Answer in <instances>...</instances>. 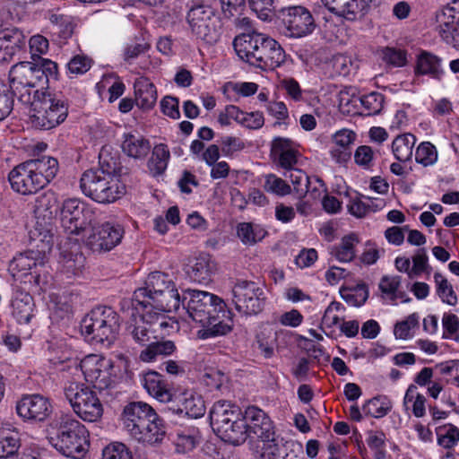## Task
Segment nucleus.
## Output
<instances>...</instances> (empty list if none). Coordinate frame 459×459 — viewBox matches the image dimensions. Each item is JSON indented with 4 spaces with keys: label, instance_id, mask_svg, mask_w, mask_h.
Listing matches in <instances>:
<instances>
[{
    "label": "nucleus",
    "instance_id": "603ef678",
    "mask_svg": "<svg viewBox=\"0 0 459 459\" xmlns=\"http://www.w3.org/2000/svg\"><path fill=\"white\" fill-rule=\"evenodd\" d=\"M401 284L399 276H384L379 282L381 298L386 304H396L398 299V289Z\"/></svg>",
    "mask_w": 459,
    "mask_h": 459
},
{
    "label": "nucleus",
    "instance_id": "ea45409f",
    "mask_svg": "<svg viewBox=\"0 0 459 459\" xmlns=\"http://www.w3.org/2000/svg\"><path fill=\"white\" fill-rule=\"evenodd\" d=\"M20 441V434L15 429H0V459L13 456L21 446Z\"/></svg>",
    "mask_w": 459,
    "mask_h": 459
},
{
    "label": "nucleus",
    "instance_id": "b1692460",
    "mask_svg": "<svg viewBox=\"0 0 459 459\" xmlns=\"http://www.w3.org/2000/svg\"><path fill=\"white\" fill-rule=\"evenodd\" d=\"M445 74L443 58L439 56L428 50H420L416 55L413 65L414 82L423 76L439 81Z\"/></svg>",
    "mask_w": 459,
    "mask_h": 459
},
{
    "label": "nucleus",
    "instance_id": "2f4dec72",
    "mask_svg": "<svg viewBox=\"0 0 459 459\" xmlns=\"http://www.w3.org/2000/svg\"><path fill=\"white\" fill-rule=\"evenodd\" d=\"M356 140V134L349 129L343 128L335 132L332 136L333 146L330 154L333 160L338 163H344L351 158V147Z\"/></svg>",
    "mask_w": 459,
    "mask_h": 459
},
{
    "label": "nucleus",
    "instance_id": "72a5a7b5",
    "mask_svg": "<svg viewBox=\"0 0 459 459\" xmlns=\"http://www.w3.org/2000/svg\"><path fill=\"white\" fill-rule=\"evenodd\" d=\"M166 434L165 426L162 420L157 415V419L153 421L144 424L131 436L136 441L155 445L160 443Z\"/></svg>",
    "mask_w": 459,
    "mask_h": 459
},
{
    "label": "nucleus",
    "instance_id": "bf43d9fd",
    "mask_svg": "<svg viewBox=\"0 0 459 459\" xmlns=\"http://www.w3.org/2000/svg\"><path fill=\"white\" fill-rule=\"evenodd\" d=\"M263 446L257 459H281L284 442L276 437V435L268 441H262Z\"/></svg>",
    "mask_w": 459,
    "mask_h": 459
},
{
    "label": "nucleus",
    "instance_id": "f704fd0d",
    "mask_svg": "<svg viewBox=\"0 0 459 459\" xmlns=\"http://www.w3.org/2000/svg\"><path fill=\"white\" fill-rule=\"evenodd\" d=\"M359 238L355 233H350L342 238L340 242L331 247L330 254L341 263L351 262L356 256V247Z\"/></svg>",
    "mask_w": 459,
    "mask_h": 459
},
{
    "label": "nucleus",
    "instance_id": "6ab92c4d",
    "mask_svg": "<svg viewBox=\"0 0 459 459\" xmlns=\"http://www.w3.org/2000/svg\"><path fill=\"white\" fill-rule=\"evenodd\" d=\"M437 30L442 39L459 48V0L446 4L437 14Z\"/></svg>",
    "mask_w": 459,
    "mask_h": 459
},
{
    "label": "nucleus",
    "instance_id": "7c9ffc66",
    "mask_svg": "<svg viewBox=\"0 0 459 459\" xmlns=\"http://www.w3.org/2000/svg\"><path fill=\"white\" fill-rule=\"evenodd\" d=\"M213 431L224 442L234 446L243 444L247 438L245 412L241 413V416L237 417V419L224 424L223 427L219 426Z\"/></svg>",
    "mask_w": 459,
    "mask_h": 459
},
{
    "label": "nucleus",
    "instance_id": "4c0bfd02",
    "mask_svg": "<svg viewBox=\"0 0 459 459\" xmlns=\"http://www.w3.org/2000/svg\"><path fill=\"white\" fill-rule=\"evenodd\" d=\"M170 152L168 145L159 143L154 145L152 156L148 160V169L153 177L162 175L168 168Z\"/></svg>",
    "mask_w": 459,
    "mask_h": 459
},
{
    "label": "nucleus",
    "instance_id": "79ce46f5",
    "mask_svg": "<svg viewBox=\"0 0 459 459\" xmlns=\"http://www.w3.org/2000/svg\"><path fill=\"white\" fill-rule=\"evenodd\" d=\"M426 397L418 391L416 385H410L403 397L405 409L411 410L415 417L422 418L426 414Z\"/></svg>",
    "mask_w": 459,
    "mask_h": 459
},
{
    "label": "nucleus",
    "instance_id": "4d7b16f0",
    "mask_svg": "<svg viewBox=\"0 0 459 459\" xmlns=\"http://www.w3.org/2000/svg\"><path fill=\"white\" fill-rule=\"evenodd\" d=\"M98 88H108V101L114 102L123 95L126 90L124 82L115 74H106L101 81L97 83Z\"/></svg>",
    "mask_w": 459,
    "mask_h": 459
},
{
    "label": "nucleus",
    "instance_id": "ddd939ff",
    "mask_svg": "<svg viewBox=\"0 0 459 459\" xmlns=\"http://www.w3.org/2000/svg\"><path fill=\"white\" fill-rule=\"evenodd\" d=\"M184 299L189 317L199 325L209 324L212 315L223 307L222 299L207 291L189 290Z\"/></svg>",
    "mask_w": 459,
    "mask_h": 459
},
{
    "label": "nucleus",
    "instance_id": "39448f33",
    "mask_svg": "<svg viewBox=\"0 0 459 459\" xmlns=\"http://www.w3.org/2000/svg\"><path fill=\"white\" fill-rule=\"evenodd\" d=\"M100 168L83 172L80 188L84 195L99 204H111L126 194V186L116 166H105L103 152L100 154Z\"/></svg>",
    "mask_w": 459,
    "mask_h": 459
},
{
    "label": "nucleus",
    "instance_id": "13d9d810",
    "mask_svg": "<svg viewBox=\"0 0 459 459\" xmlns=\"http://www.w3.org/2000/svg\"><path fill=\"white\" fill-rule=\"evenodd\" d=\"M434 279L437 284V294L442 302L449 306H455L458 299L452 285L439 273H435Z\"/></svg>",
    "mask_w": 459,
    "mask_h": 459
},
{
    "label": "nucleus",
    "instance_id": "69168bd1",
    "mask_svg": "<svg viewBox=\"0 0 459 459\" xmlns=\"http://www.w3.org/2000/svg\"><path fill=\"white\" fill-rule=\"evenodd\" d=\"M382 59L394 67H403L407 65V52L394 48H385L382 50Z\"/></svg>",
    "mask_w": 459,
    "mask_h": 459
},
{
    "label": "nucleus",
    "instance_id": "c9c22d12",
    "mask_svg": "<svg viewBox=\"0 0 459 459\" xmlns=\"http://www.w3.org/2000/svg\"><path fill=\"white\" fill-rule=\"evenodd\" d=\"M151 149L147 139L139 134H127L124 135L122 143L123 152L134 159H143Z\"/></svg>",
    "mask_w": 459,
    "mask_h": 459
},
{
    "label": "nucleus",
    "instance_id": "a19ab883",
    "mask_svg": "<svg viewBox=\"0 0 459 459\" xmlns=\"http://www.w3.org/2000/svg\"><path fill=\"white\" fill-rule=\"evenodd\" d=\"M255 343L261 354L270 359L273 356L277 345V333L270 325H262L256 333Z\"/></svg>",
    "mask_w": 459,
    "mask_h": 459
},
{
    "label": "nucleus",
    "instance_id": "052dcab7",
    "mask_svg": "<svg viewBox=\"0 0 459 459\" xmlns=\"http://www.w3.org/2000/svg\"><path fill=\"white\" fill-rule=\"evenodd\" d=\"M437 445L444 449H451L459 442V429L453 425L439 429L437 433Z\"/></svg>",
    "mask_w": 459,
    "mask_h": 459
},
{
    "label": "nucleus",
    "instance_id": "8fccbe9b",
    "mask_svg": "<svg viewBox=\"0 0 459 459\" xmlns=\"http://www.w3.org/2000/svg\"><path fill=\"white\" fill-rule=\"evenodd\" d=\"M392 409L390 400L385 396H376L368 400L362 406V412L366 416L376 419L385 417Z\"/></svg>",
    "mask_w": 459,
    "mask_h": 459
},
{
    "label": "nucleus",
    "instance_id": "c03bdc74",
    "mask_svg": "<svg viewBox=\"0 0 459 459\" xmlns=\"http://www.w3.org/2000/svg\"><path fill=\"white\" fill-rule=\"evenodd\" d=\"M266 233L261 225L252 222H241L237 226L238 237L243 244L248 246L261 241Z\"/></svg>",
    "mask_w": 459,
    "mask_h": 459
},
{
    "label": "nucleus",
    "instance_id": "c85d7f7f",
    "mask_svg": "<svg viewBox=\"0 0 459 459\" xmlns=\"http://www.w3.org/2000/svg\"><path fill=\"white\" fill-rule=\"evenodd\" d=\"M141 383L147 393L160 403L172 401L173 394L163 377L156 371H149L143 375Z\"/></svg>",
    "mask_w": 459,
    "mask_h": 459
},
{
    "label": "nucleus",
    "instance_id": "a878e982",
    "mask_svg": "<svg viewBox=\"0 0 459 459\" xmlns=\"http://www.w3.org/2000/svg\"><path fill=\"white\" fill-rule=\"evenodd\" d=\"M272 153L277 164L286 170L294 168L299 156L297 144L291 140L282 137L273 139Z\"/></svg>",
    "mask_w": 459,
    "mask_h": 459
},
{
    "label": "nucleus",
    "instance_id": "5701e85b",
    "mask_svg": "<svg viewBox=\"0 0 459 459\" xmlns=\"http://www.w3.org/2000/svg\"><path fill=\"white\" fill-rule=\"evenodd\" d=\"M157 415L155 411L145 403H130L124 409L123 424L129 435L132 436L144 424L155 420Z\"/></svg>",
    "mask_w": 459,
    "mask_h": 459
},
{
    "label": "nucleus",
    "instance_id": "5fc2aeb1",
    "mask_svg": "<svg viewBox=\"0 0 459 459\" xmlns=\"http://www.w3.org/2000/svg\"><path fill=\"white\" fill-rule=\"evenodd\" d=\"M85 267V257L82 254H75L62 262L61 273L68 279L81 276Z\"/></svg>",
    "mask_w": 459,
    "mask_h": 459
},
{
    "label": "nucleus",
    "instance_id": "9d476101",
    "mask_svg": "<svg viewBox=\"0 0 459 459\" xmlns=\"http://www.w3.org/2000/svg\"><path fill=\"white\" fill-rule=\"evenodd\" d=\"M78 368L84 380L96 389L106 390L115 382L116 375L112 360L100 354L84 356Z\"/></svg>",
    "mask_w": 459,
    "mask_h": 459
},
{
    "label": "nucleus",
    "instance_id": "de8ad7c7",
    "mask_svg": "<svg viewBox=\"0 0 459 459\" xmlns=\"http://www.w3.org/2000/svg\"><path fill=\"white\" fill-rule=\"evenodd\" d=\"M35 169V172L42 175L47 186L57 174L59 166L56 159L50 156H42L39 159L28 160Z\"/></svg>",
    "mask_w": 459,
    "mask_h": 459
},
{
    "label": "nucleus",
    "instance_id": "6e6552de",
    "mask_svg": "<svg viewBox=\"0 0 459 459\" xmlns=\"http://www.w3.org/2000/svg\"><path fill=\"white\" fill-rule=\"evenodd\" d=\"M30 108V119L34 126L48 130L63 123L68 115L66 103L50 92L44 91L39 98L26 103Z\"/></svg>",
    "mask_w": 459,
    "mask_h": 459
},
{
    "label": "nucleus",
    "instance_id": "e2e57ef3",
    "mask_svg": "<svg viewBox=\"0 0 459 459\" xmlns=\"http://www.w3.org/2000/svg\"><path fill=\"white\" fill-rule=\"evenodd\" d=\"M284 176L290 180L294 191L299 195H303L307 192L310 181L309 178L303 170L292 168L288 169L287 172L284 173Z\"/></svg>",
    "mask_w": 459,
    "mask_h": 459
},
{
    "label": "nucleus",
    "instance_id": "f8f14e48",
    "mask_svg": "<svg viewBox=\"0 0 459 459\" xmlns=\"http://www.w3.org/2000/svg\"><path fill=\"white\" fill-rule=\"evenodd\" d=\"M94 217V209L79 198L65 200L60 208L62 227L71 235H81Z\"/></svg>",
    "mask_w": 459,
    "mask_h": 459
},
{
    "label": "nucleus",
    "instance_id": "f03ea898",
    "mask_svg": "<svg viewBox=\"0 0 459 459\" xmlns=\"http://www.w3.org/2000/svg\"><path fill=\"white\" fill-rule=\"evenodd\" d=\"M233 45L241 60L263 71L281 66L286 58L281 46L264 33L241 34L235 38Z\"/></svg>",
    "mask_w": 459,
    "mask_h": 459
},
{
    "label": "nucleus",
    "instance_id": "680f3d73",
    "mask_svg": "<svg viewBox=\"0 0 459 459\" xmlns=\"http://www.w3.org/2000/svg\"><path fill=\"white\" fill-rule=\"evenodd\" d=\"M359 100L367 116L377 115L383 108L384 96L379 92L374 91L363 95Z\"/></svg>",
    "mask_w": 459,
    "mask_h": 459
},
{
    "label": "nucleus",
    "instance_id": "423d86ee",
    "mask_svg": "<svg viewBox=\"0 0 459 459\" xmlns=\"http://www.w3.org/2000/svg\"><path fill=\"white\" fill-rule=\"evenodd\" d=\"M117 314L110 307H97L81 322V332L87 342L110 345L118 333Z\"/></svg>",
    "mask_w": 459,
    "mask_h": 459
},
{
    "label": "nucleus",
    "instance_id": "393cba45",
    "mask_svg": "<svg viewBox=\"0 0 459 459\" xmlns=\"http://www.w3.org/2000/svg\"><path fill=\"white\" fill-rule=\"evenodd\" d=\"M186 272L192 281L208 283L217 272V264L208 254H200L189 261Z\"/></svg>",
    "mask_w": 459,
    "mask_h": 459
},
{
    "label": "nucleus",
    "instance_id": "4be33fe9",
    "mask_svg": "<svg viewBox=\"0 0 459 459\" xmlns=\"http://www.w3.org/2000/svg\"><path fill=\"white\" fill-rule=\"evenodd\" d=\"M245 421L247 437L254 435L261 441H268L276 435L273 421L256 406H249L245 410Z\"/></svg>",
    "mask_w": 459,
    "mask_h": 459
},
{
    "label": "nucleus",
    "instance_id": "6e6d98bb",
    "mask_svg": "<svg viewBox=\"0 0 459 459\" xmlns=\"http://www.w3.org/2000/svg\"><path fill=\"white\" fill-rule=\"evenodd\" d=\"M437 159V150L430 142H422L416 148L415 160L423 167L433 166Z\"/></svg>",
    "mask_w": 459,
    "mask_h": 459
},
{
    "label": "nucleus",
    "instance_id": "864d4df0",
    "mask_svg": "<svg viewBox=\"0 0 459 459\" xmlns=\"http://www.w3.org/2000/svg\"><path fill=\"white\" fill-rule=\"evenodd\" d=\"M198 442V431L194 429H186L178 432L174 440L177 451L183 454L192 451Z\"/></svg>",
    "mask_w": 459,
    "mask_h": 459
},
{
    "label": "nucleus",
    "instance_id": "dca6fc26",
    "mask_svg": "<svg viewBox=\"0 0 459 459\" xmlns=\"http://www.w3.org/2000/svg\"><path fill=\"white\" fill-rule=\"evenodd\" d=\"M212 7L202 0L193 3L187 13L192 32L199 39L212 42L213 39Z\"/></svg>",
    "mask_w": 459,
    "mask_h": 459
},
{
    "label": "nucleus",
    "instance_id": "f257e3e1",
    "mask_svg": "<svg viewBox=\"0 0 459 459\" xmlns=\"http://www.w3.org/2000/svg\"><path fill=\"white\" fill-rule=\"evenodd\" d=\"M57 73L56 63L48 58L19 62L9 71L10 87L22 103H31L48 90L49 81L56 79Z\"/></svg>",
    "mask_w": 459,
    "mask_h": 459
},
{
    "label": "nucleus",
    "instance_id": "3c124183",
    "mask_svg": "<svg viewBox=\"0 0 459 459\" xmlns=\"http://www.w3.org/2000/svg\"><path fill=\"white\" fill-rule=\"evenodd\" d=\"M203 328L197 332V336L200 339H208L219 335H224L232 330V323L230 320L227 322L218 321L215 314L212 315L210 323L207 325H201Z\"/></svg>",
    "mask_w": 459,
    "mask_h": 459
},
{
    "label": "nucleus",
    "instance_id": "a18cd8bd",
    "mask_svg": "<svg viewBox=\"0 0 459 459\" xmlns=\"http://www.w3.org/2000/svg\"><path fill=\"white\" fill-rule=\"evenodd\" d=\"M51 317L58 320L67 317L72 313L71 299L68 295L51 293L48 302Z\"/></svg>",
    "mask_w": 459,
    "mask_h": 459
},
{
    "label": "nucleus",
    "instance_id": "338daca9",
    "mask_svg": "<svg viewBox=\"0 0 459 459\" xmlns=\"http://www.w3.org/2000/svg\"><path fill=\"white\" fill-rule=\"evenodd\" d=\"M264 189L277 195H286L291 191L290 186L281 178L269 174L265 178Z\"/></svg>",
    "mask_w": 459,
    "mask_h": 459
},
{
    "label": "nucleus",
    "instance_id": "a211bd4d",
    "mask_svg": "<svg viewBox=\"0 0 459 459\" xmlns=\"http://www.w3.org/2000/svg\"><path fill=\"white\" fill-rule=\"evenodd\" d=\"M34 167L25 161L16 166L8 176L12 188L22 195L37 193L45 186L42 175L35 172Z\"/></svg>",
    "mask_w": 459,
    "mask_h": 459
},
{
    "label": "nucleus",
    "instance_id": "20e7f679",
    "mask_svg": "<svg viewBox=\"0 0 459 459\" xmlns=\"http://www.w3.org/2000/svg\"><path fill=\"white\" fill-rule=\"evenodd\" d=\"M47 431L50 445L62 455L81 459L87 454L90 447L89 431L73 415L56 416Z\"/></svg>",
    "mask_w": 459,
    "mask_h": 459
},
{
    "label": "nucleus",
    "instance_id": "473e14b6",
    "mask_svg": "<svg viewBox=\"0 0 459 459\" xmlns=\"http://www.w3.org/2000/svg\"><path fill=\"white\" fill-rule=\"evenodd\" d=\"M241 416L240 409L232 403L225 400H220L212 405L210 411V421L212 429L219 426H224L231 420Z\"/></svg>",
    "mask_w": 459,
    "mask_h": 459
},
{
    "label": "nucleus",
    "instance_id": "2eb2a0df",
    "mask_svg": "<svg viewBox=\"0 0 459 459\" xmlns=\"http://www.w3.org/2000/svg\"><path fill=\"white\" fill-rule=\"evenodd\" d=\"M279 17L293 38L305 37L315 29V22L310 12L301 5L281 8Z\"/></svg>",
    "mask_w": 459,
    "mask_h": 459
},
{
    "label": "nucleus",
    "instance_id": "58836bf2",
    "mask_svg": "<svg viewBox=\"0 0 459 459\" xmlns=\"http://www.w3.org/2000/svg\"><path fill=\"white\" fill-rule=\"evenodd\" d=\"M415 143L416 137L411 134L396 136L392 143V152L394 158L401 162L411 160Z\"/></svg>",
    "mask_w": 459,
    "mask_h": 459
},
{
    "label": "nucleus",
    "instance_id": "412c9836",
    "mask_svg": "<svg viewBox=\"0 0 459 459\" xmlns=\"http://www.w3.org/2000/svg\"><path fill=\"white\" fill-rule=\"evenodd\" d=\"M126 303L125 301L124 306ZM129 303L130 307L124 311L126 316L129 317L127 330L135 342L143 346L146 345L152 339H154V333L150 323V311L148 309L137 311L133 300Z\"/></svg>",
    "mask_w": 459,
    "mask_h": 459
},
{
    "label": "nucleus",
    "instance_id": "774afa93",
    "mask_svg": "<svg viewBox=\"0 0 459 459\" xmlns=\"http://www.w3.org/2000/svg\"><path fill=\"white\" fill-rule=\"evenodd\" d=\"M343 309L342 303L338 301L331 302L325 310L322 324L325 327H333L341 325V311Z\"/></svg>",
    "mask_w": 459,
    "mask_h": 459
},
{
    "label": "nucleus",
    "instance_id": "e433bc0d",
    "mask_svg": "<svg viewBox=\"0 0 459 459\" xmlns=\"http://www.w3.org/2000/svg\"><path fill=\"white\" fill-rule=\"evenodd\" d=\"M152 310L153 309L148 308V311H150V323L151 326H152L155 340L163 338L178 331V325L173 317L168 316L162 313L152 312Z\"/></svg>",
    "mask_w": 459,
    "mask_h": 459
},
{
    "label": "nucleus",
    "instance_id": "49530a36",
    "mask_svg": "<svg viewBox=\"0 0 459 459\" xmlns=\"http://www.w3.org/2000/svg\"><path fill=\"white\" fill-rule=\"evenodd\" d=\"M420 325V316L418 313H412L404 319L395 323L394 326V335L397 340H411Z\"/></svg>",
    "mask_w": 459,
    "mask_h": 459
},
{
    "label": "nucleus",
    "instance_id": "f3484780",
    "mask_svg": "<svg viewBox=\"0 0 459 459\" xmlns=\"http://www.w3.org/2000/svg\"><path fill=\"white\" fill-rule=\"evenodd\" d=\"M50 400L41 394H25L16 403V412L24 421H45L52 413Z\"/></svg>",
    "mask_w": 459,
    "mask_h": 459
},
{
    "label": "nucleus",
    "instance_id": "bb28decb",
    "mask_svg": "<svg viewBox=\"0 0 459 459\" xmlns=\"http://www.w3.org/2000/svg\"><path fill=\"white\" fill-rule=\"evenodd\" d=\"M177 412L193 419L204 415L206 407L201 394L195 390H186L176 398Z\"/></svg>",
    "mask_w": 459,
    "mask_h": 459
},
{
    "label": "nucleus",
    "instance_id": "09e8293b",
    "mask_svg": "<svg viewBox=\"0 0 459 459\" xmlns=\"http://www.w3.org/2000/svg\"><path fill=\"white\" fill-rule=\"evenodd\" d=\"M342 299L352 307H360L368 298V288L365 283H359L353 287H342L340 290Z\"/></svg>",
    "mask_w": 459,
    "mask_h": 459
},
{
    "label": "nucleus",
    "instance_id": "1a4fd4ad",
    "mask_svg": "<svg viewBox=\"0 0 459 459\" xmlns=\"http://www.w3.org/2000/svg\"><path fill=\"white\" fill-rule=\"evenodd\" d=\"M51 250L50 241L43 243L41 249L29 250L20 254L13 260L10 270L14 278L24 282L39 285L41 275L45 273L47 253Z\"/></svg>",
    "mask_w": 459,
    "mask_h": 459
},
{
    "label": "nucleus",
    "instance_id": "37998d69",
    "mask_svg": "<svg viewBox=\"0 0 459 459\" xmlns=\"http://www.w3.org/2000/svg\"><path fill=\"white\" fill-rule=\"evenodd\" d=\"M176 347L173 342H152L147 343L141 351L139 358L143 362L150 363L155 361L159 356H167L174 352Z\"/></svg>",
    "mask_w": 459,
    "mask_h": 459
},
{
    "label": "nucleus",
    "instance_id": "c756f323",
    "mask_svg": "<svg viewBox=\"0 0 459 459\" xmlns=\"http://www.w3.org/2000/svg\"><path fill=\"white\" fill-rule=\"evenodd\" d=\"M134 102L137 108L143 111L152 109L158 99L155 85L147 77H139L134 83Z\"/></svg>",
    "mask_w": 459,
    "mask_h": 459
},
{
    "label": "nucleus",
    "instance_id": "4468645a",
    "mask_svg": "<svg viewBox=\"0 0 459 459\" xmlns=\"http://www.w3.org/2000/svg\"><path fill=\"white\" fill-rule=\"evenodd\" d=\"M264 290L254 281H240L232 288V303L243 316L256 315L263 309Z\"/></svg>",
    "mask_w": 459,
    "mask_h": 459
},
{
    "label": "nucleus",
    "instance_id": "9b49d317",
    "mask_svg": "<svg viewBox=\"0 0 459 459\" xmlns=\"http://www.w3.org/2000/svg\"><path fill=\"white\" fill-rule=\"evenodd\" d=\"M123 227L115 222L105 221L82 231L83 244L95 253L108 252L118 246L124 237Z\"/></svg>",
    "mask_w": 459,
    "mask_h": 459
},
{
    "label": "nucleus",
    "instance_id": "0eeeda50",
    "mask_svg": "<svg viewBox=\"0 0 459 459\" xmlns=\"http://www.w3.org/2000/svg\"><path fill=\"white\" fill-rule=\"evenodd\" d=\"M64 393L74 412L83 421L96 422L103 415V404L98 394L82 383L69 381Z\"/></svg>",
    "mask_w": 459,
    "mask_h": 459
},
{
    "label": "nucleus",
    "instance_id": "cd10ccee",
    "mask_svg": "<svg viewBox=\"0 0 459 459\" xmlns=\"http://www.w3.org/2000/svg\"><path fill=\"white\" fill-rule=\"evenodd\" d=\"M12 315L20 324H27L34 316L33 298L19 288L13 290L11 299Z\"/></svg>",
    "mask_w": 459,
    "mask_h": 459
},
{
    "label": "nucleus",
    "instance_id": "0e129e2a",
    "mask_svg": "<svg viewBox=\"0 0 459 459\" xmlns=\"http://www.w3.org/2000/svg\"><path fill=\"white\" fill-rule=\"evenodd\" d=\"M101 459H134L132 452L123 443L112 442L102 450Z\"/></svg>",
    "mask_w": 459,
    "mask_h": 459
},
{
    "label": "nucleus",
    "instance_id": "aec40b11",
    "mask_svg": "<svg viewBox=\"0 0 459 459\" xmlns=\"http://www.w3.org/2000/svg\"><path fill=\"white\" fill-rule=\"evenodd\" d=\"M329 13L346 22L362 20L370 9L369 0H319Z\"/></svg>",
    "mask_w": 459,
    "mask_h": 459
},
{
    "label": "nucleus",
    "instance_id": "7ed1b4c3",
    "mask_svg": "<svg viewBox=\"0 0 459 459\" xmlns=\"http://www.w3.org/2000/svg\"><path fill=\"white\" fill-rule=\"evenodd\" d=\"M132 300L137 311L150 308L173 312L181 305V298L172 276L158 271L147 276L144 286L134 291Z\"/></svg>",
    "mask_w": 459,
    "mask_h": 459
}]
</instances>
